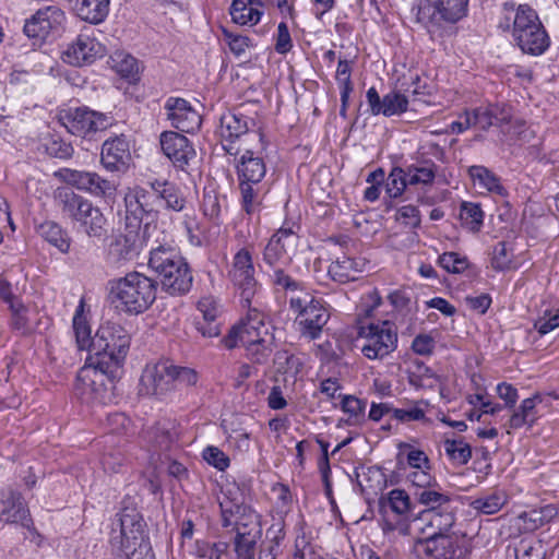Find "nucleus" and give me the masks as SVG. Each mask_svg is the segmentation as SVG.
I'll list each match as a JSON object with an SVG mask.
<instances>
[{
    "label": "nucleus",
    "instance_id": "1",
    "mask_svg": "<svg viewBox=\"0 0 559 559\" xmlns=\"http://www.w3.org/2000/svg\"><path fill=\"white\" fill-rule=\"evenodd\" d=\"M502 14L500 27L511 31L514 43L524 53L539 56L548 49L549 36L533 8L504 2Z\"/></svg>",
    "mask_w": 559,
    "mask_h": 559
},
{
    "label": "nucleus",
    "instance_id": "2",
    "mask_svg": "<svg viewBox=\"0 0 559 559\" xmlns=\"http://www.w3.org/2000/svg\"><path fill=\"white\" fill-rule=\"evenodd\" d=\"M246 307L248 308L246 318L229 331L223 342L227 348L243 346L247 356L253 362L263 364L271 354V337L265 317L257 308H251V305Z\"/></svg>",
    "mask_w": 559,
    "mask_h": 559
},
{
    "label": "nucleus",
    "instance_id": "3",
    "mask_svg": "<svg viewBox=\"0 0 559 559\" xmlns=\"http://www.w3.org/2000/svg\"><path fill=\"white\" fill-rule=\"evenodd\" d=\"M156 283L139 272L110 282L109 298L116 309L139 314L147 310L156 299Z\"/></svg>",
    "mask_w": 559,
    "mask_h": 559
},
{
    "label": "nucleus",
    "instance_id": "4",
    "mask_svg": "<svg viewBox=\"0 0 559 559\" xmlns=\"http://www.w3.org/2000/svg\"><path fill=\"white\" fill-rule=\"evenodd\" d=\"M110 533L112 551L128 559H152L151 546L144 538V524L135 510H123L117 514L116 523Z\"/></svg>",
    "mask_w": 559,
    "mask_h": 559
},
{
    "label": "nucleus",
    "instance_id": "5",
    "mask_svg": "<svg viewBox=\"0 0 559 559\" xmlns=\"http://www.w3.org/2000/svg\"><path fill=\"white\" fill-rule=\"evenodd\" d=\"M130 347V335L120 324L106 322L93 336L88 360L120 369Z\"/></svg>",
    "mask_w": 559,
    "mask_h": 559
},
{
    "label": "nucleus",
    "instance_id": "6",
    "mask_svg": "<svg viewBox=\"0 0 559 559\" xmlns=\"http://www.w3.org/2000/svg\"><path fill=\"white\" fill-rule=\"evenodd\" d=\"M118 371L119 369L93 364L87 359L76 376V394L87 403H110L115 397L114 390Z\"/></svg>",
    "mask_w": 559,
    "mask_h": 559
},
{
    "label": "nucleus",
    "instance_id": "7",
    "mask_svg": "<svg viewBox=\"0 0 559 559\" xmlns=\"http://www.w3.org/2000/svg\"><path fill=\"white\" fill-rule=\"evenodd\" d=\"M159 230L157 224L144 223L133 226V223L123 219L122 229L109 245L110 261L118 265L134 261L144 248H151L152 240Z\"/></svg>",
    "mask_w": 559,
    "mask_h": 559
},
{
    "label": "nucleus",
    "instance_id": "8",
    "mask_svg": "<svg viewBox=\"0 0 559 559\" xmlns=\"http://www.w3.org/2000/svg\"><path fill=\"white\" fill-rule=\"evenodd\" d=\"M456 522L454 508L442 507V509H425L413 515L411 523L400 521L392 525L401 535L428 534L430 537H449L451 528Z\"/></svg>",
    "mask_w": 559,
    "mask_h": 559
},
{
    "label": "nucleus",
    "instance_id": "9",
    "mask_svg": "<svg viewBox=\"0 0 559 559\" xmlns=\"http://www.w3.org/2000/svg\"><path fill=\"white\" fill-rule=\"evenodd\" d=\"M397 330L391 321L360 325L358 330V347L370 360H383L397 348Z\"/></svg>",
    "mask_w": 559,
    "mask_h": 559
},
{
    "label": "nucleus",
    "instance_id": "10",
    "mask_svg": "<svg viewBox=\"0 0 559 559\" xmlns=\"http://www.w3.org/2000/svg\"><path fill=\"white\" fill-rule=\"evenodd\" d=\"M227 278L238 292L242 306H250L260 289L255 277L252 253L248 248L238 249L227 267Z\"/></svg>",
    "mask_w": 559,
    "mask_h": 559
},
{
    "label": "nucleus",
    "instance_id": "11",
    "mask_svg": "<svg viewBox=\"0 0 559 559\" xmlns=\"http://www.w3.org/2000/svg\"><path fill=\"white\" fill-rule=\"evenodd\" d=\"M468 0H426L418 7L417 20L430 34L443 23L454 24L467 14Z\"/></svg>",
    "mask_w": 559,
    "mask_h": 559
},
{
    "label": "nucleus",
    "instance_id": "12",
    "mask_svg": "<svg viewBox=\"0 0 559 559\" xmlns=\"http://www.w3.org/2000/svg\"><path fill=\"white\" fill-rule=\"evenodd\" d=\"M126 222L140 226L144 223L156 224L159 215L156 192L143 186L129 187L123 197Z\"/></svg>",
    "mask_w": 559,
    "mask_h": 559
},
{
    "label": "nucleus",
    "instance_id": "13",
    "mask_svg": "<svg viewBox=\"0 0 559 559\" xmlns=\"http://www.w3.org/2000/svg\"><path fill=\"white\" fill-rule=\"evenodd\" d=\"M289 306L298 312L296 323L300 334L308 340L318 338L330 317L321 301L306 293L302 297H290Z\"/></svg>",
    "mask_w": 559,
    "mask_h": 559
},
{
    "label": "nucleus",
    "instance_id": "14",
    "mask_svg": "<svg viewBox=\"0 0 559 559\" xmlns=\"http://www.w3.org/2000/svg\"><path fill=\"white\" fill-rule=\"evenodd\" d=\"M227 154L235 157V168L238 182H262L266 175V165L262 152V147L258 144L243 147H233L227 144Z\"/></svg>",
    "mask_w": 559,
    "mask_h": 559
},
{
    "label": "nucleus",
    "instance_id": "15",
    "mask_svg": "<svg viewBox=\"0 0 559 559\" xmlns=\"http://www.w3.org/2000/svg\"><path fill=\"white\" fill-rule=\"evenodd\" d=\"M219 134L226 153L227 144H230L233 147L258 144L262 147V134L257 131H250L249 119L240 112L228 111L221 117Z\"/></svg>",
    "mask_w": 559,
    "mask_h": 559
},
{
    "label": "nucleus",
    "instance_id": "16",
    "mask_svg": "<svg viewBox=\"0 0 559 559\" xmlns=\"http://www.w3.org/2000/svg\"><path fill=\"white\" fill-rule=\"evenodd\" d=\"M163 154L173 166L183 173L190 174L198 163V155L193 143L183 134L175 131H164L159 135Z\"/></svg>",
    "mask_w": 559,
    "mask_h": 559
},
{
    "label": "nucleus",
    "instance_id": "17",
    "mask_svg": "<svg viewBox=\"0 0 559 559\" xmlns=\"http://www.w3.org/2000/svg\"><path fill=\"white\" fill-rule=\"evenodd\" d=\"M61 120L70 133L80 138H92L97 132L106 130L112 123L110 116L87 107L69 109Z\"/></svg>",
    "mask_w": 559,
    "mask_h": 559
},
{
    "label": "nucleus",
    "instance_id": "18",
    "mask_svg": "<svg viewBox=\"0 0 559 559\" xmlns=\"http://www.w3.org/2000/svg\"><path fill=\"white\" fill-rule=\"evenodd\" d=\"M173 371V364L167 360L146 365L140 379V394L167 397L176 391Z\"/></svg>",
    "mask_w": 559,
    "mask_h": 559
},
{
    "label": "nucleus",
    "instance_id": "19",
    "mask_svg": "<svg viewBox=\"0 0 559 559\" xmlns=\"http://www.w3.org/2000/svg\"><path fill=\"white\" fill-rule=\"evenodd\" d=\"M298 236L293 227H281L269 240L262 252L266 270L292 265L290 250L297 246Z\"/></svg>",
    "mask_w": 559,
    "mask_h": 559
},
{
    "label": "nucleus",
    "instance_id": "20",
    "mask_svg": "<svg viewBox=\"0 0 559 559\" xmlns=\"http://www.w3.org/2000/svg\"><path fill=\"white\" fill-rule=\"evenodd\" d=\"M0 521L8 524H19L34 537H39L34 526L29 509L21 492L7 488L0 491Z\"/></svg>",
    "mask_w": 559,
    "mask_h": 559
},
{
    "label": "nucleus",
    "instance_id": "21",
    "mask_svg": "<svg viewBox=\"0 0 559 559\" xmlns=\"http://www.w3.org/2000/svg\"><path fill=\"white\" fill-rule=\"evenodd\" d=\"M66 22V12L60 7L46 5L25 20L23 31L29 38L45 39L51 33L63 29Z\"/></svg>",
    "mask_w": 559,
    "mask_h": 559
},
{
    "label": "nucleus",
    "instance_id": "22",
    "mask_svg": "<svg viewBox=\"0 0 559 559\" xmlns=\"http://www.w3.org/2000/svg\"><path fill=\"white\" fill-rule=\"evenodd\" d=\"M56 176L63 182L94 197H108L116 191V186L111 181L93 171L62 168L56 173Z\"/></svg>",
    "mask_w": 559,
    "mask_h": 559
},
{
    "label": "nucleus",
    "instance_id": "23",
    "mask_svg": "<svg viewBox=\"0 0 559 559\" xmlns=\"http://www.w3.org/2000/svg\"><path fill=\"white\" fill-rule=\"evenodd\" d=\"M182 258L171 236L160 229L151 243L148 267L159 276L168 269L179 267L176 263Z\"/></svg>",
    "mask_w": 559,
    "mask_h": 559
},
{
    "label": "nucleus",
    "instance_id": "24",
    "mask_svg": "<svg viewBox=\"0 0 559 559\" xmlns=\"http://www.w3.org/2000/svg\"><path fill=\"white\" fill-rule=\"evenodd\" d=\"M170 124L181 132L192 133L201 127V116L189 102L169 97L164 105Z\"/></svg>",
    "mask_w": 559,
    "mask_h": 559
},
{
    "label": "nucleus",
    "instance_id": "25",
    "mask_svg": "<svg viewBox=\"0 0 559 559\" xmlns=\"http://www.w3.org/2000/svg\"><path fill=\"white\" fill-rule=\"evenodd\" d=\"M106 53V48L96 38L80 34L63 52V60L72 66L82 67L93 63Z\"/></svg>",
    "mask_w": 559,
    "mask_h": 559
},
{
    "label": "nucleus",
    "instance_id": "26",
    "mask_svg": "<svg viewBox=\"0 0 559 559\" xmlns=\"http://www.w3.org/2000/svg\"><path fill=\"white\" fill-rule=\"evenodd\" d=\"M131 158L129 142L124 135L115 136L104 142L100 162L108 171H122Z\"/></svg>",
    "mask_w": 559,
    "mask_h": 559
},
{
    "label": "nucleus",
    "instance_id": "27",
    "mask_svg": "<svg viewBox=\"0 0 559 559\" xmlns=\"http://www.w3.org/2000/svg\"><path fill=\"white\" fill-rule=\"evenodd\" d=\"M147 187L155 190L158 206L163 204L166 210L174 212H182L186 209L187 199L176 183L154 178L147 181Z\"/></svg>",
    "mask_w": 559,
    "mask_h": 559
},
{
    "label": "nucleus",
    "instance_id": "28",
    "mask_svg": "<svg viewBox=\"0 0 559 559\" xmlns=\"http://www.w3.org/2000/svg\"><path fill=\"white\" fill-rule=\"evenodd\" d=\"M180 267L168 269L158 277L163 288L170 295H185L191 286L193 276L185 258L176 263Z\"/></svg>",
    "mask_w": 559,
    "mask_h": 559
},
{
    "label": "nucleus",
    "instance_id": "29",
    "mask_svg": "<svg viewBox=\"0 0 559 559\" xmlns=\"http://www.w3.org/2000/svg\"><path fill=\"white\" fill-rule=\"evenodd\" d=\"M414 535L412 552L417 559H449L447 550L451 545L449 537H430L428 534Z\"/></svg>",
    "mask_w": 559,
    "mask_h": 559
},
{
    "label": "nucleus",
    "instance_id": "30",
    "mask_svg": "<svg viewBox=\"0 0 559 559\" xmlns=\"http://www.w3.org/2000/svg\"><path fill=\"white\" fill-rule=\"evenodd\" d=\"M474 126L488 130L492 126H503L511 122L512 114L506 105L480 106L471 111Z\"/></svg>",
    "mask_w": 559,
    "mask_h": 559
},
{
    "label": "nucleus",
    "instance_id": "31",
    "mask_svg": "<svg viewBox=\"0 0 559 559\" xmlns=\"http://www.w3.org/2000/svg\"><path fill=\"white\" fill-rule=\"evenodd\" d=\"M179 430L173 420L158 421L146 432V439L157 451H168L177 445Z\"/></svg>",
    "mask_w": 559,
    "mask_h": 559
},
{
    "label": "nucleus",
    "instance_id": "32",
    "mask_svg": "<svg viewBox=\"0 0 559 559\" xmlns=\"http://www.w3.org/2000/svg\"><path fill=\"white\" fill-rule=\"evenodd\" d=\"M468 175L473 186L480 193H489L499 197H507V189L501 183L500 178L485 166L474 165L468 168Z\"/></svg>",
    "mask_w": 559,
    "mask_h": 559
},
{
    "label": "nucleus",
    "instance_id": "33",
    "mask_svg": "<svg viewBox=\"0 0 559 559\" xmlns=\"http://www.w3.org/2000/svg\"><path fill=\"white\" fill-rule=\"evenodd\" d=\"M262 7V0H233L229 9L231 21L241 26H254L263 15Z\"/></svg>",
    "mask_w": 559,
    "mask_h": 559
},
{
    "label": "nucleus",
    "instance_id": "34",
    "mask_svg": "<svg viewBox=\"0 0 559 559\" xmlns=\"http://www.w3.org/2000/svg\"><path fill=\"white\" fill-rule=\"evenodd\" d=\"M72 9L78 17L91 24H99L109 13L110 0H72Z\"/></svg>",
    "mask_w": 559,
    "mask_h": 559
},
{
    "label": "nucleus",
    "instance_id": "35",
    "mask_svg": "<svg viewBox=\"0 0 559 559\" xmlns=\"http://www.w3.org/2000/svg\"><path fill=\"white\" fill-rule=\"evenodd\" d=\"M366 265L367 262L362 258L343 255L330 264L328 273L332 280L338 283H346L354 281L357 273L365 271Z\"/></svg>",
    "mask_w": 559,
    "mask_h": 559
},
{
    "label": "nucleus",
    "instance_id": "36",
    "mask_svg": "<svg viewBox=\"0 0 559 559\" xmlns=\"http://www.w3.org/2000/svg\"><path fill=\"white\" fill-rule=\"evenodd\" d=\"M543 401L539 393L521 402L511 415L508 426L511 429H520L524 426L532 427L538 419L537 404Z\"/></svg>",
    "mask_w": 559,
    "mask_h": 559
},
{
    "label": "nucleus",
    "instance_id": "37",
    "mask_svg": "<svg viewBox=\"0 0 559 559\" xmlns=\"http://www.w3.org/2000/svg\"><path fill=\"white\" fill-rule=\"evenodd\" d=\"M55 199L62 213L75 222H79V218L82 217L83 212L91 203L90 200L74 193L69 188L57 189Z\"/></svg>",
    "mask_w": 559,
    "mask_h": 559
},
{
    "label": "nucleus",
    "instance_id": "38",
    "mask_svg": "<svg viewBox=\"0 0 559 559\" xmlns=\"http://www.w3.org/2000/svg\"><path fill=\"white\" fill-rule=\"evenodd\" d=\"M383 506L388 507L390 511L396 516V520H386L388 530L394 531L392 525L400 521H407L411 523L412 518L409 516L411 511V499L407 492L403 489H392L388 492L386 500Z\"/></svg>",
    "mask_w": 559,
    "mask_h": 559
},
{
    "label": "nucleus",
    "instance_id": "39",
    "mask_svg": "<svg viewBox=\"0 0 559 559\" xmlns=\"http://www.w3.org/2000/svg\"><path fill=\"white\" fill-rule=\"evenodd\" d=\"M508 502V495L503 489H492L480 493L469 503L477 513L491 515L499 512Z\"/></svg>",
    "mask_w": 559,
    "mask_h": 559
},
{
    "label": "nucleus",
    "instance_id": "40",
    "mask_svg": "<svg viewBox=\"0 0 559 559\" xmlns=\"http://www.w3.org/2000/svg\"><path fill=\"white\" fill-rule=\"evenodd\" d=\"M289 266L265 270L269 282L275 293L293 294L304 290V283L295 278L289 272Z\"/></svg>",
    "mask_w": 559,
    "mask_h": 559
},
{
    "label": "nucleus",
    "instance_id": "41",
    "mask_svg": "<svg viewBox=\"0 0 559 559\" xmlns=\"http://www.w3.org/2000/svg\"><path fill=\"white\" fill-rule=\"evenodd\" d=\"M241 206L248 215H254L260 212L263 197L266 188L263 182H238Z\"/></svg>",
    "mask_w": 559,
    "mask_h": 559
},
{
    "label": "nucleus",
    "instance_id": "42",
    "mask_svg": "<svg viewBox=\"0 0 559 559\" xmlns=\"http://www.w3.org/2000/svg\"><path fill=\"white\" fill-rule=\"evenodd\" d=\"M106 222L100 209L91 202L78 223L88 237L100 238L106 234Z\"/></svg>",
    "mask_w": 559,
    "mask_h": 559
},
{
    "label": "nucleus",
    "instance_id": "43",
    "mask_svg": "<svg viewBox=\"0 0 559 559\" xmlns=\"http://www.w3.org/2000/svg\"><path fill=\"white\" fill-rule=\"evenodd\" d=\"M429 403L425 400L407 401L403 407H395L393 418L401 424L428 423Z\"/></svg>",
    "mask_w": 559,
    "mask_h": 559
},
{
    "label": "nucleus",
    "instance_id": "44",
    "mask_svg": "<svg viewBox=\"0 0 559 559\" xmlns=\"http://www.w3.org/2000/svg\"><path fill=\"white\" fill-rule=\"evenodd\" d=\"M237 519L235 521L236 533H250L261 535L260 515L249 506L235 503Z\"/></svg>",
    "mask_w": 559,
    "mask_h": 559
},
{
    "label": "nucleus",
    "instance_id": "45",
    "mask_svg": "<svg viewBox=\"0 0 559 559\" xmlns=\"http://www.w3.org/2000/svg\"><path fill=\"white\" fill-rule=\"evenodd\" d=\"M73 331L79 348L81 350H87L90 354L92 349L93 337L91 336V328L84 314V304L82 300L76 307L73 317Z\"/></svg>",
    "mask_w": 559,
    "mask_h": 559
},
{
    "label": "nucleus",
    "instance_id": "46",
    "mask_svg": "<svg viewBox=\"0 0 559 559\" xmlns=\"http://www.w3.org/2000/svg\"><path fill=\"white\" fill-rule=\"evenodd\" d=\"M484 212L479 203L462 202L459 218L463 228L471 233H478L483 227Z\"/></svg>",
    "mask_w": 559,
    "mask_h": 559
},
{
    "label": "nucleus",
    "instance_id": "47",
    "mask_svg": "<svg viewBox=\"0 0 559 559\" xmlns=\"http://www.w3.org/2000/svg\"><path fill=\"white\" fill-rule=\"evenodd\" d=\"M198 309L202 313L204 321L209 324L207 328H204L201 323H198V330L207 337L218 335V326L213 324L218 314L217 302L211 297H204L198 302Z\"/></svg>",
    "mask_w": 559,
    "mask_h": 559
},
{
    "label": "nucleus",
    "instance_id": "48",
    "mask_svg": "<svg viewBox=\"0 0 559 559\" xmlns=\"http://www.w3.org/2000/svg\"><path fill=\"white\" fill-rule=\"evenodd\" d=\"M405 169L409 187L431 186L435 181L437 174V166L433 163H425L423 165H409Z\"/></svg>",
    "mask_w": 559,
    "mask_h": 559
},
{
    "label": "nucleus",
    "instance_id": "49",
    "mask_svg": "<svg viewBox=\"0 0 559 559\" xmlns=\"http://www.w3.org/2000/svg\"><path fill=\"white\" fill-rule=\"evenodd\" d=\"M342 400L340 403L341 409L348 415L346 424L357 426L365 420V411L367 403L354 395H338Z\"/></svg>",
    "mask_w": 559,
    "mask_h": 559
},
{
    "label": "nucleus",
    "instance_id": "50",
    "mask_svg": "<svg viewBox=\"0 0 559 559\" xmlns=\"http://www.w3.org/2000/svg\"><path fill=\"white\" fill-rule=\"evenodd\" d=\"M399 449L397 462L405 472L407 467H426V464H430V460L424 451L408 443H402Z\"/></svg>",
    "mask_w": 559,
    "mask_h": 559
},
{
    "label": "nucleus",
    "instance_id": "51",
    "mask_svg": "<svg viewBox=\"0 0 559 559\" xmlns=\"http://www.w3.org/2000/svg\"><path fill=\"white\" fill-rule=\"evenodd\" d=\"M110 59L111 67L118 74L130 81L136 79V75L139 73V63L133 56L123 51H118L114 56H111Z\"/></svg>",
    "mask_w": 559,
    "mask_h": 559
},
{
    "label": "nucleus",
    "instance_id": "52",
    "mask_svg": "<svg viewBox=\"0 0 559 559\" xmlns=\"http://www.w3.org/2000/svg\"><path fill=\"white\" fill-rule=\"evenodd\" d=\"M417 501L426 506V509H442L451 507L452 498L449 493L437 490L435 486L427 487L416 493Z\"/></svg>",
    "mask_w": 559,
    "mask_h": 559
},
{
    "label": "nucleus",
    "instance_id": "53",
    "mask_svg": "<svg viewBox=\"0 0 559 559\" xmlns=\"http://www.w3.org/2000/svg\"><path fill=\"white\" fill-rule=\"evenodd\" d=\"M515 559H545V546L536 538H522L513 549Z\"/></svg>",
    "mask_w": 559,
    "mask_h": 559
},
{
    "label": "nucleus",
    "instance_id": "54",
    "mask_svg": "<svg viewBox=\"0 0 559 559\" xmlns=\"http://www.w3.org/2000/svg\"><path fill=\"white\" fill-rule=\"evenodd\" d=\"M41 236L52 246L58 248L62 253H66L70 249V241L62 228L52 222H47L40 225Z\"/></svg>",
    "mask_w": 559,
    "mask_h": 559
},
{
    "label": "nucleus",
    "instance_id": "55",
    "mask_svg": "<svg viewBox=\"0 0 559 559\" xmlns=\"http://www.w3.org/2000/svg\"><path fill=\"white\" fill-rule=\"evenodd\" d=\"M445 454L456 465L466 464L472 457V449L464 440L447 439L443 444Z\"/></svg>",
    "mask_w": 559,
    "mask_h": 559
},
{
    "label": "nucleus",
    "instance_id": "56",
    "mask_svg": "<svg viewBox=\"0 0 559 559\" xmlns=\"http://www.w3.org/2000/svg\"><path fill=\"white\" fill-rule=\"evenodd\" d=\"M407 176L402 167H393L385 180V193L391 199L400 198L409 186Z\"/></svg>",
    "mask_w": 559,
    "mask_h": 559
},
{
    "label": "nucleus",
    "instance_id": "57",
    "mask_svg": "<svg viewBox=\"0 0 559 559\" xmlns=\"http://www.w3.org/2000/svg\"><path fill=\"white\" fill-rule=\"evenodd\" d=\"M228 550V544L225 542L210 543L206 540H197L193 554L199 559H222Z\"/></svg>",
    "mask_w": 559,
    "mask_h": 559
},
{
    "label": "nucleus",
    "instance_id": "58",
    "mask_svg": "<svg viewBox=\"0 0 559 559\" xmlns=\"http://www.w3.org/2000/svg\"><path fill=\"white\" fill-rule=\"evenodd\" d=\"M408 99L399 92H390L382 97L381 115L391 117L401 115L407 110Z\"/></svg>",
    "mask_w": 559,
    "mask_h": 559
},
{
    "label": "nucleus",
    "instance_id": "59",
    "mask_svg": "<svg viewBox=\"0 0 559 559\" xmlns=\"http://www.w3.org/2000/svg\"><path fill=\"white\" fill-rule=\"evenodd\" d=\"M513 251L504 241L498 242L492 249L491 265L496 271H506L511 267Z\"/></svg>",
    "mask_w": 559,
    "mask_h": 559
},
{
    "label": "nucleus",
    "instance_id": "60",
    "mask_svg": "<svg viewBox=\"0 0 559 559\" xmlns=\"http://www.w3.org/2000/svg\"><path fill=\"white\" fill-rule=\"evenodd\" d=\"M261 535L250 533H236L234 546L238 558H251L254 556V547Z\"/></svg>",
    "mask_w": 559,
    "mask_h": 559
},
{
    "label": "nucleus",
    "instance_id": "61",
    "mask_svg": "<svg viewBox=\"0 0 559 559\" xmlns=\"http://www.w3.org/2000/svg\"><path fill=\"white\" fill-rule=\"evenodd\" d=\"M439 265L449 273L459 274L468 267L466 257H462L456 252H444L439 257Z\"/></svg>",
    "mask_w": 559,
    "mask_h": 559
},
{
    "label": "nucleus",
    "instance_id": "62",
    "mask_svg": "<svg viewBox=\"0 0 559 559\" xmlns=\"http://www.w3.org/2000/svg\"><path fill=\"white\" fill-rule=\"evenodd\" d=\"M224 40L228 45L230 51L237 57H242L251 46L249 37L235 34L226 28H223Z\"/></svg>",
    "mask_w": 559,
    "mask_h": 559
},
{
    "label": "nucleus",
    "instance_id": "63",
    "mask_svg": "<svg viewBox=\"0 0 559 559\" xmlns=\"http://www.w3.org/2000/svg\"><path fill=\"white\" fill-rule=\"evenodd\" d=\"M203 459L218 471H225L229 466V457L217 447L209 445L203 450Z\"/></svg>",
    "mask_w": 559,
    "mask_h": 559
},
{
    "label": "nucleus",
    "instance_id": "64",
    "mask_svg": "<svg viewBox=\"0 0 559 559\" xmlns=\"http://www.w3.org/2000/svg\"><path fill=\"white\" fill-rule=\"evenodd\" d=\"M534 328L540 335H546L559 328V310L545 311L544 316L535 321Z\"/></svg>",
    "mask_w": 559,
    "mask_h": 559
}]
</instances>
